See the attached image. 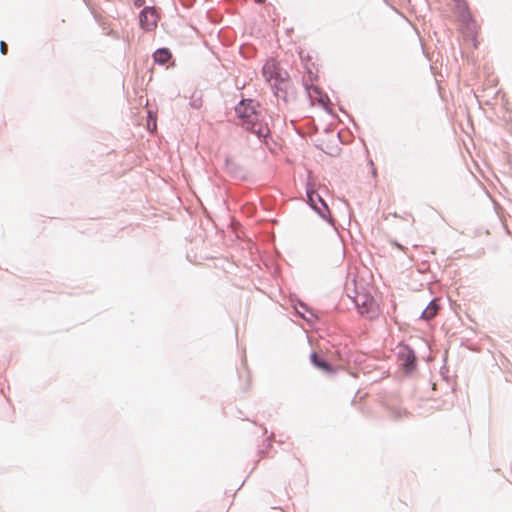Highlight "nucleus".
<instances>
[{
	"mask_svg": "<svg viewBox=\"0 0 512 512\" xmlns=\"http://www.w3.org/2000/svg\"><path fill=\"white\" fill-rule=\"evenodd\" d=\"M225 168L226 171L234 178L243 179L245 177L243 168L228 157L225 159Z\"/></svg>",
	"mask_w": 512,
	"mask_h": 512,
	"instance_id": "0eeeda50",
	"label": "nucleus"
},
{
	"mask_svg": "<svg viewBox=\"0 0 512 512\" xmlns=\"http://www.w3.org/2000/svg\"><path fill=\"white\" fill-rule=\"evenodd\" d=\"M257 4H263L265 0H254Z\"/></svg>",
	"mask_w": 512,
	"mask_h": 512,
	"instance_id": "2eb2a0df",
	"label": "nucleus"
},
{
	"mask_svg": "<svg viewBox=\"0 0 512 512\" xmlns=\"http://www.w3.org/2000/svg\"><path fill=\"white\" fill-rule=\"evenodd\" d=\"M7 50H8L7 44L4 41H1L0 42V51H1V53L3 55H6L7 54Z\"/></svg>",
	"mask_w": 512,
	"mask_h": 512,
	"instance_id": "f8f14e48",
	"label": "nucleus"
},
{
	"mask_svg": "<svg viewBox=\"0 0 512 512\" xmlns=\"http://www.w3.org/2000/svg\"><path fill=\"white\" fill-rule=\"evenodd\" d=\"M133 3L136 7H142L145 4V0H133Z\"/></svg>",
	"mask_w": 512,
	"mask_h": 512,
	"instance_id": "ddd939ff",
	"label": "nucleus"
},
{
	"mask_svg": "<svg viewBox=\"0 0 512 512\" xmlns=\"http://www.w3.org/2000/svg\"><path fill=\"white\" fill-rule=\"evenodd\" d=\"M140 27L145 31H151L157 27V19L153 7H144L139 13Z\"/></svg>",
	"mask_w": 512,
	"mask_h": 512,
	"instance_id": "39448f33",
	"label": "nucleus"
},
{
	"mask_svg": "<svg viewBox=\"0 0 512 512\" xmlns=\"http://www.w3.org/2000/svg\"><path fill=\"white\" fill-rule=\"evenodd\" d=\"M311 363L318 368L319 370H322L323 372L327 374H331L334 372L333 366L324 358H322L320 355H318L316 352H313L310 355Z\"/></svg>",
	"mask_w": 512,
	"mask_h": 512,
	"instance_id": "423d86ee",
	"label": "nucleus"
},
{
	"mask_svg": "<svg viewBox=\"0 0 512 512\" xmlns=\"http://www.w3.org/2000/svg\"><path fill=\"white\" fill-rule=\"evenodd\" d=\"M398 361L401 368L406 372H412L417 365V357L414 350L408 345H401L398 347Z\"/></svg>",
	"mask_w": 512,
	"mask_h": 512,
	"instance_id": "20e7f679",
	"label": "nucleus"
},
{
	"mask_svg": "<svg viewBox=\"0 0 512 512\" xmlns=\"http://www.w3.org/2000/svg\"><path fill=\"white\" fill-rule=\"evenodd\" d=\"M191 106L198 109L201 107V101L200 100H194L192 103H191Z\"/></svg>",
	"mask_w": 512,
	"mask_h": 512,
	"instance_id": "4468645a",
	"label": "nucleus"
},
{
	"mask_svg": "<svg viewBox=\"0 0 512 512\" xmlns=\"http://www.w3.org/2000/svg\"><path fill=\"white\" fill-rule=\"evenodd\" d=\"M259 107V102L253 99H242L236 105L235 113L239 118L238 125L257 135L260 140H265L270 134V129L263 121Z\"/></svg>",
	"mask_w": 512,
	"mask_h": 512,
	"instance_id": "f257e3e1",
	"label": "nucleus"
},
{
	"mask_svg": "<svg viewBox=\"0 0 512 512\" xmlns=\"http://www.w3.org/2000/svg\"><path fill=\"white\" fill-rule=\"evenodd\" d=\"M453 1L456 2L459 10H461L462 13L467 12L468 7L466 5L465 0H453Z\"/></svg>",
	"mask_w": 512,
	"mask_h": 512,
	"instance_id": "9b49d317",
	"label": "nucleus"
},
{
	"mask_svg": "<svg viewBox=\"0 0 512 512\" xmlns=\"http://www.w3.org/2000/svg\"><path fill=\"white\" fill-rule=\"evenodd\" d=\"M263 74L267 81L271 83L275 96L286 101V88L289 78L288 73L281 69H277L275 66L265 65L263 67Z\"/></svg>",
	"mask_w": 512,
	"mask_h": 512,
	"instance_id": "f03ea898",
	"label": "nucleus"
},
{
	"mask_svg": "<svg viewBox=\"0 0 512 512\" xmlns=\"http://www.w3.org/2000/svg\"><path fill=\"white\" fill-rule=\"evenodd\" d=\"M440 309L437 299H432L427 307L422 311L420 318L426 321L433 319Z\"/></svg>",
	"mask_w": 512,
	"mask_h": 512,
	"instance_id": "6e6552de",
	"label": "nucleus"
},
{
	"mask_svg": "<svg viewBox=\"0 0 512 512\" xmlns=\"http://www.w3.org/2000/svg\"><path fill=\"white\" fill-rule=\"evenodd\" d=\"M172 58V53L168 48H158L153 53L154 62L160 65L166 64Z\"/></svg>",
	"mask_w": 512,
	"mask_h": 512,
	"instance_id": "1a4fd4ad",
	"label": "nucleus"
},
{
	"mask_svg": "<svg viewBox=\"0 0 512 512\" xmlns=\"http://www.w3.org/2000/svg\"><path fill=\"white\" fill-rule=\"evenodd\" d=\"M357 307L359 308V311L361 314L368 313V304L366 301H363L362 304L358 302V300L355 301Z\"/></svg>",
	"mask_w": 512,
	"mask_h": 512,
	"instance_id": "9d476101",
	"label": "nucleus"
},
{
	"mask_svg": "<svg viewBox=\"0 0 512 512\" xmlns=\"http://www.w3.org/2000/svg\"><path fill=\"white\" fill-rule=\"evenodd\" d=\"M300 306H301L302 308H304L305 310H307V306H306V304H304V303H300Z\"/></svg>",
	"mask_w": 512,
	"mask_h": 512,
	"instance_id": "dca6fc26",
	"label": "nucleus"
},
{
	"mask_svg": "<svg viewBox=\"0 0 512 512\" xmlns=\"http://www.w3.org/2000/svg\"><path fill=\"white\" fill-rule=\"evenodd\" d=\"M307 201L310 207L317 212V214L328 223L333 224V218L331 216L329 207L323 198L314 190L307 189L306 191Z\"/></svg>",
	"mask_w": 512,
	"mask_h": 512,
	"instance_id": "7ed1b4c3",
	"label": "nucleus"
}]
</instances>
